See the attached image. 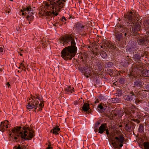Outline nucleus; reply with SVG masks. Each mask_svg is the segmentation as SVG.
<instances>
[{
	"mask_svg": "<svg viewBox=\"0 0 149 149\" xmlns=\"http://www.w3.org/2000/svg\"><path fill=\"white\" fill-rule=\"evenodd\" d=\"M34 10L32 9L30 6H23L22 9L20 10V12H25V15H26V18L27 20L29 21V23L30 24V21L33 20L34 17L33 16Z\"/></svg>",
	"mask_w": 149,
	"mask_h": 149,
	"instance_id": "obj_6",
	"label": "nucleus"
},
{
	"mask_svg": "<svg viewBox=\"0 0 149 149\" xmlns=\"http://www.w3.org/2000/svg\"><path fill=\"white\" fill-rule=\"evenodd\" d=\"M14 149H28L27 146L18 145V146H15Z\"/></svg>",
	"mask_w": 149,
	"mask_h": 149,
	"instance_id": "obj_21",
	"label": "nucleus"
},
{
	"mask_svg": "<svg viewBox=\"0 0 149 149\" xmlns=\"http://www.w3.org/2000/svg\"><path fill=\"white\" fill-rule=\"evenodd\" d=\"M52 147H51L50 145H48V147L46 148V149H52Z\"/></svg>",
	"mask_w": 149,
	"mask_h": 149,
	"instance_id": "obj_42",
	"label": "nucleus"
},
{
	"mask_svg": "<svg viewBox=\"0 0 149 149\" xmlns=\"http://www.w3.org/2000/svg\"><path fill=\"white\" fill-rule=\"evenodd\" d=\"M100 124V123L99 122H96L94 125V128H98V127Z\"/></svg>",
	"mask_w": 149,
	"mask_h": 149,
	"instance_id": "obj_31",
	"label": "nucleus"
},
{
	"mask_svg": "<svg viewBox=\"0 0 149 149\" xmlns=\"http://www.w3.org/2000/svg\"><path fill=\"white\" fill-rule=\"evenodd\" d=\"M65 1L66 0H54L53 2H50V5L46 3L44 8L39 12V16H51L53 15L57 16L58 13H55L54 11L55 12L59 11L65 6L64 3Z\"/></svg>",
	"mask_w": 149,
	"mask_h": 149,
	"instance_id": "obj_2",
	"label": "nucleus"
},
{
	"mask_svg": "<svg viewBox=\"0 0 149 149\" xmlns=\"http://www.w3.org/2000/svg\"><path fill=\"white\" fill-rule=\"evenodd\" d=\"M32 98L33 99L32 101H34L33 99H38V100H39L40 102V103H43V102H44L42 101V96H41V97H40L39 96L36 95V96H33L32 97Z\"/></svg>",
	"mask_w": 149,
	"mask_h": 149,
	"instance_id": "obj_23",
	"label": "nucleus"
},
{
	"mask_svg": "<svg viewBox=\"0 0 149 149\" xmlns=\"http://www.w3.org/2000/svg\"><path fill=\"white\" fill-rule=\"evenodd\" d=\"M141 26L139 25L136 24H135L132 27V31L133 32H135L136 31H138L139 30Z\"/></svg>",
	"mask_w": 149,
	"mask_h": 149,
	"instance_id": "obj_19",
	"label": "nucleus"
},
{
	"mask_svg": "<svg viewBox=\"0 0 149 149\" xmlns=\"http://www.w3.org/2000/svg\"><path fill=\"white\" fill-rule=\"evenodd\" d=\"M84 27V26L82 25L80 23H77L74 26L73 29H74L75 31L78 33L81 30H82Z\"/></svg>",
	"mask_w": 149,
	"mask_h": 149,
	"instance_id": "obj_11",
	"label": "nucleus"
},
{
	"mask_svg": "<svg viewBox=\"0 0 149 149\" xmlns=\"http://www.w3.org/2000/svg\"><path fill=\"white\" fill-rule=\"evenodd\" d=\"M145 85L146 89L149 91V83H147V84H145Z\"/></svg>",
	"mask_w": 149,
	"mask_h": 149,
	"instance_id": "obj_35",
	"label": "nucleus"
},
{
	"mask_svg": "<svg viewBox=\"0 0 149 149\" xmlns=\"http://www.w3.org/2000/svg\"><path fill=\"white\" fill-rule=\"evenodd\" d=\"M147 41L146 38H142L138 40V43L140 45L145 44L147 42Z\"/></svg>",
	"mask_w": 149,
	"mask_h": 149,
	"instance_id": "obj_22",
	"label": "nucleus"
},
{
	"mask_svg": "<svg viewBox=\"0 0 149 149\" xmlns=\"http://www.w3.org/2000/svg\"><path fill=\"white\" fill-rule=\"evenodd\" d=\"M128 31L127 28L123 26L119 25V26H116L114 32L115 39L119 42L122 41L124 38L125 39V37L123 36V34H124L126 37L128 34Z\"/></svg>",
	"mask_w": 149,
	"mask_h": 149,
	"instance_id": "obj_4",
	"label": "nucleus"
},
{
	"mask_svg": "<svg viewBox=\"0 0 149 149\" xmlns=\"http://www.w3.org/2000/svg\"><path fill=\"white\" fill-rule=\"evenodd\" d=\"M108 136L114 148L120 149V148L123 146V143L124 142V138L123 135L120 134L118 136H116L115 139L116 140V141L113 137V135H110Z\"/></svg>",
	"mask_w": 149,
	"mask_h": 149,
	"instance_id": "obj_5",
	"label": "nucleus"
},
{
	"mask_svg": "<svg viewBox=\"0 0 149 149\" xmlns=\"http://www.w3.org/2000/svg\"><path fill=\"white\" fill-rule=\"evenodd\" d=\"M118 98H116V100Z\"/></svg>",
	"mask_w": 149,
	"mask_h": 149,
	"instance_id": "obj_58",
	"label": "nucleus"
},
{
	"mask_svg": "<svg viewBox=\"0 0 149 149\" xmlns=\"http://www.w3.org/2000/svg\"><path fill=\"white\" fill-rule=\"evenodd\" d=\"M138 70L137 68H132V71L130 72V76H132L134 78H136L137 77V76L136 75L137 72V71Z\"/></svg>",
	"mask_w": 149,
	"mask_h": 149,
	"instance_id": "obj_14",
	"label": "nucleus"
},
{
	"mask_svg": "<svg viewBox=\"0 0 149 149\" xmlns=\"http://www.w3.org/2000/svg\"><path fill=\"white\" fill-rule=\"evenodd\" d=\"M6 85L8 87H9V86H10V84L9 82H8L6 83Z\"/></svg>",
	"mask_w": 149,
	"mask_h": 149,
	"instance_id": "obj_45",
	"label": "nucleus"
},
{
	"mask_svg": "<svg viewBox=\"0 0 149 149\" xmlns=\"http://www.w3.org/2000/svg\"><path fill=\"white\" fill-rule=\"evenodd\" d=\"M21 65H22V66L24 67V66L23 65V64L22 63L21 64Z\"/></svg>",
	"mask_w": 149,
	"mask_h": 149,
	"instance_id": "obj_52",
	"label": "nucleus"
},
{
	"mask_svg": "<svg viewBox=\"0 0 149 149\" xmlns=\"http://www.w3.org/2000/svg\"><path fill=\"white\" fill-rule=\"evenodd\" d=\"M10 0V1H13V0Z\"/></svg>",
	"mask_w": 149,
	"mask_h": 149,
	"instance_id": "obj_59",
	"label": "nucleus"
},
{
	"mask_svg": "<svg viewBox=\"0 0 149 149\" xmlns=\"http://www.w3.org/2000/svg\"><path fill=\"white\" fill-rule=\"evenodd\" d=\"M103 45H104L105 46V45H106V43H107V41H106L105 40H103L102 41V42Z\"/></svg>",
	"mask_w": 149,
	"mask_h": 149,
	"instance_id": "obj_38",
	"label": "nucleus"
},
{
	"mask_svg": "<svg viewBox=\"0 0 149 149\" xmlns=\"http://www.w3.org/2000/svg\"><path fill=\"white\" fill-rule=\"evenodd\" d=\"M94 130L95 132H97L98 130V128H94Z\"/></svg>",
	"mask_w": 149,
	"mask_h": 149,
	"instance_id": "obj_46",
	"label": "nucleus"
},
{
	"mask_svg": "<svg viewBox=\"0 0 149 149\" xmlns=\"http://www.w3.org/2000/svg\"><path fill=\"white\" fill-rule=\"evenodd\" d=\"M20 54V56H22V54H21V53L20 54Z\"/></svg>",
	"mask_w": 149,
	"mask_h": 149,
	"instance_id": "obj_55",
	"label": "nucleus"
},
{
	"mask_svg": "<svg viewBox=\"0 0 149 149\" xmlns=\"http://www.w3.org/2000/svg\"><path fill=\"white\" fill-rule=\"evenodd\" d=\"M108 72L109 73V74L111 75H112L113 73V71L110 69H109L108 70Z\"/></svg>",
	"mask_w": 149,
	"mask_h": 149,
	"instance_id": "obj_33",
	"label": "nucleus"
},
{
	"mask_svg": "<svg viewBox=\"0 0 149 149\" xmlns=\"http://www.w3.org/2000/svg\"><path fill=\"white\" fill-rule=\"evenodd\" d=\"M143 145L144 149H149V142H144L143 144Z\"/></svg>",
	"mask_w": 149,
	"mask_h": 149,
	"instance_id": "obj_28",
	"label": "nucleus"
},
{
	"mask_svg": "<svg viewBox=\"0 0 149 149\" xmlns=\"http://www.w3.org/2000/svg\"><path fill=\"white\" fill-rule=\"evenodd\" d=\"M134 58L135 61H139L141 58V56L140 54H135Z\"/></svg>",
	"mask_w": 149,
	"mask_h": 149,
	"instance_id": "obj_26",
	"label": "nucleus"
},
{
	"mask_svg": "<svg viewBox=\"0 0 149 149\" xmlns=\"http://www.w3.org/2000/svg\"><path fill=\"white\" fill-rule=\"evenodd\" d=\"M8 122V121L7 120H5L4 121H3L1 123V124L0 125V130L2 132L4 131L5 129V128L6 127V125L7 123Z\"/></svg>",
	"mask_w": 149,
	"mask_h": 149,
	"instance_id": "obj_15",
	"label": "nucleus"
},
{
	"mask_svg": "<svg viewBox=\"0 0 149 149\" xmlns=\"http://www.w3.org/2000/svg\"><path fill=\"white\" fill-rule=\"evenodd\" d=\"M141 74L143 77H149V70L146 69L143 70L141 72Z\"/></svg>",
	"mask_w": 149,
	"mask_h": 149,
	"instance_id": "obj_16",
	"label": "nucleus"
},
{
	"mask_svg": "<svg viewBox=\"0 0 149 149\" xmlns=\"http://www.w3.org/2000/svg\"><path fill=\"white\" fill-rule=\"evenodd\" d=\"M105 47L111 48L112 49H115L116 47L111 42L107 41V43H106V45H105Z\"/></svg>",
	"mask_w": 149,
	"mask_h": 149,
	"instance_id": "obj_18",
	"label": "nucleus"
},
{
	"mask_svg": "<svg viewBox=\"0 0 149 149\" xmlns=\"http://www.w3.org/2000/svg\"><path fill=\"white\" fill-rule=\"evenodd\" d=\"M131 48H129V49L128 50H130H130H131Z\"/></svg>",
	"mask_w": 149,
	"mask_h": 149,
	"instance_id": "obj_54",
	"label": "nucleus"
},
{
	"mask_svg": "<svg viewBox=\"0 0 149 149\" xmlns=\"http://www.w3.org/2000/svg\"><path fill=\"white\" fill-rule=\"evenodd\" d=\"M21 128V126H17L12 130V132L16 136H14L15 140L17 142V140H19L20 137L25 140L31 139L34 136L33 130L31 128L24 127L23 128V132H20Z\"/></svg>",
	"mask_w": 149,
	"mask_h": 149,
	"instance_id": "obj_3",
	"label": "nucleus"
},
{
	"mask_svg": "<svg viewBox=\"0 0 149 149\" xmlns=\"http://www.w3.org/2000/svg\"><path fill=\"white\" fill-rule=\"evenodd\" d=\"M113 66V63L111 62L108 63L106 65V66L108 68H111Z\"/></svg>",
	"mask_w": 149,
	"mask_h": 149,
	"instance_id": "obj_32",
	"label": "nucleus"
},
{
	"mask_svg": "<svg viewBox=\"0 0 149 149\" xmlns=\"http://www.w3.org/2000/svg\"><path fill=\"white\" fill-rule=\"evenodd\" d=\"M119 82L121 84H123L124 83V80L123 79V78H121L119 80Z\"/></svg>",
	"mask_w": 149,
	"mask_h": 149,
	"instance_id": "obj_34",
	"label": "nucleus"
},
{
	"mask_svg": "<svg viewBox=\"0 0 149 149\" xmlns=\"http://www.w3.org/2000/svg\"><path fill=\"white\" fill-rule=\"evenodd\" d=\"M22 15H25V12H22Z\"/></svg>",
	"mask_w": 149,
	"mask_h": 149,
	"instance_id": "obj_50",
	"label": "nucleus"
},
{
	"mask_svg": "<svg viewBox=\"0 0 149 149\" xmlns=\"http://www.w3.org/2000/svg\"><path fill=\"white\" fill-rule=\"evenodd\" d=\"M136 120L137 121V123H139V120Z\"/></svg>",
	"mask_w": 149,
	"mask_h": 149,
	"instance_id": "obj_51",
	"label": "nucleus"
},
{
	"mask_svg": "<svg viewBox=\"0 0 149 149\" xmlns=\"http://www.w3.org/2000/svg\"><path fill=\"white\" fill-rule=\"evenodd\" d=\"M3 49L1 47H0V53L3 52Z\"/></svg>",
	"mask_w": 149,
	"mask_h": 149,
	"instance_id": "obj_43",
	"label": "nucleus"
},
{
	"mask_svg": "<svg viewBox=\"0 0 149 149\" xmlns=\"http://www.w3.org/2000/svg\"><path fill=\"white\" fill-rule=\"evenodd\" d=\"M5 10V11L7 13H9L10 12V10L9 8H8V7H6Z\"/></svg>",
	"mask_w": 149,
	"mask_h": 149,
	"instance_id": "obj_36",
	"label": "nucleus"
},
{
	"mask_svg": "<svg viewBox=\"0 0 149 149\" xmlns=\"http://www.w3.org/2000/svg\"><path fill=\"white\" fill-rule=\"evenodd\" d=\"M90 109L89 104L87 103H85L82 107V110L84 111H87Z\"/></svg>",
	"mask_w": 149,
	"mask_h": 149,
	"instance_id": "obj_20",
	"label": "nucleus"
},
{
	"mask_svg": "<svg viewBox=\"0 0 149 149\" xmlns=\"http://www.w3.org/2000/svg\"><path fill=\"white\" fill-rule=\"evenodd\" d=\"M107 126L106 123L102 124L99 127L98 130V133L102 134L105 131Z\"/></svg>",
	"mask_w": 149,
	"mask_h": 149,
	"instance_id": "obj_13",
	"label": "nucleus"
},
{
	"mask_svg": "<svg viewBox=\"0 0 149 149\" xmlns=\"http://www.w3.org/2000/svg\"><path fill=\"white\" fill-rule=\"evenodd\" d=\"M83 69L84 70V72L85 76L87 78L89 77L91 74V70L90 68H88V67H83Z\"/></svg>",
	"mask_w": 149,
	"mask_h": 149,
	"instance_id": "obj_12",
	"label": "nucleus"
},
{
	"mask_svg": "<svg viewBox=\"0 0 149 149\" xmlns=\"http://www.w3.org/2000/svg\"><path fill=\"white\" fill-rule=\"evenodd\" d=\"M78 102L77 101H75L74 102V104L75 105L77 104H78Z\"/></svg>",
	"mask_w": 149,
	"mask_h": 149,
	"instance_id": "obj_44",
	"label": "nucleus"
},
{
	"mask_svg": "<svg viewBox=\"0 0 149 149\" xmlns=\"http://www.w3.org/2000/svg\"><path fill=\"white\" fill-rule=\"evenodd\" d=\"M31 103L29 102L28 103L26 107L28 109H32L33 108L35 109L34 111L36 112V110L38 107H39L37 110V112L40 111L42 110V108L44 106L43 103H40L39 104V102L37 101L36 100H34L33 101H31Z\"/></svg>",
	"mask_w": 149,
	"mask_h": 149,
	"instance_id": "obj_7",
	"label": "nucleus"
},
{
	"mask_svg": "<svg viewBox=\"0 0 149 149\" xmlns=\"http://www.w3.org/2000/svg\"><path fill=\"white\" fill-rule=\"evenodd\" d=\"M133 79L134 80V87H139L143 86L142 81L138 79V77L136 79L133 78Z\"/></svg>",
	"mask_w": 149,
	"mask_h": 149,
	"instance_id": "obj_10",
	"label": "nucleus"
},
{
	"mask_svg": "<svg viewBox=\"0 0 149 149\" xmlns=\"http://www.w3.org/2000/svg\"><path fill=\"white\" fill-rule=\"evenodd\" d=\"M90 47H91L90 46H89L88 47V48H90Z\"/></svg>",
	"mask_w": 149,
	"mask_h": 149,
	"instance_id": "obj_56",
	"label": "nucleus"
},
{
	"mask_svg": "<svg viewBox=\"0 0 149 149\" xmlns=\"http://www.w3.org/2000/svg\"><path fill=\"white\" fill-rule=\"evenodd\" d=\"M12 134H10V137H9V139L10 140H11V138L12 137L11 135Z\"/></svg>",
	"mask_w": 149,
	"mask_h": 149,
	"instance_id": "obj_47",
	"label": "nucleus"
},
{
	"mask_svg": "<svg viewBox=\"0 0 149 149\" xmlns=\"http://www.w3.org/2000/svg\"><path fill=\"white\" fill-rule=\"evenodd\" d=\"M8 123H7V124H6V127H6V128H8Z\"/></svg>",
	"mask_w": 149,
	"mask_h": 149,
	"instance_id": "obj_48",
	"label": "nucleus"
},
{
	"mask_svg": "<svg viewBox=\"0 0 149 149\" xmlns=\"http://www.w3.org/2000/svg\"><path fill=\"white\" fill-rule=\"evenodd\" d=\"M148 25H149V22H148Z\"/></svg>",
	"mask_w": 149,
	"mask_h": 149,
	"instance_id": "obj_57",
	"label": "nucleus"
},
{
	"mask_svg": "<svg viewBox=\"0 0 149 149\" xmlns=\"http://www.w3.org/2000/svg\"><path fill=\"white\" fill-rule=\"evenodd\" d=\"M135 97L134 93L132 91L128 94L125 95L124 96V98L126 100L131 102L135 100Z\"/></svg>",
	"mask_w": 149,
	"mask_h": 149,
	"instance_id": "obj_9",
	"label": "nucleus"
},
{
	"mask_svg": "<svg viewBox=\"0 0 149 149\" xmlns=\"http://www.w3.org/2000/svg\"><path fill=\"white\" fill-rule=\"evenodd\" d=\"M122 126V125H120L119 126V127H121Z\"/></svg>",
	"mask_w": 149,
	"mask_h": 149,
	"instance_id": "obj_60",
	"label": "nucleus"
},
{
	"mask_svg": "<svg viewBox=\"0 0 149 149\" xmlns=\"http://www.w3.org/2000/svg\"><path fill=\"white\" fill-rule=\"evenodd\" d=\"M117 92L118 94V96H121L122 95V93L120 90H118L117 91Z\"/></svg>",
	"mask_w": 149,
	"mask_h": 149,
	"instance_id": "obj_37",
	"label": "nucleus"
},
{
	"mask_svg": "<svg viewBox=\"0 0 149 149\" xmlns=\"http://www.w3.org/2000/svg\"><path fill=\"white\" fill-rule=\"evenodd\" d=\"M100 55L101 56L104 58H106L107 57V54L104 51H102L100 52Z\"/></svg>",
	"mask_w": 149,
	"mask_h": 149,
	"instance_id": "obj_27",
	"label": "nucleus"
},
{
	"mask_svg": "<svg viewBox=\"0 0 149 149\" xmlns=\"http://www.w3.org/2000/svg\"><path fill=\"white\" fill-rule=\"evenodd\" d=\"M61 20L63 22H64V21H66V19L65 18V17L63 16L62 17Z\"/></svg>",
	"mask_w": 149,
	"mask_h": 149,
	"instance_id": "obj_39",
	"label": "nucleus"
},
{
	"mask_svg": "<svg viewBox=\"0 0 149 149\" xmlns=\"http://www.w3.org/2000/svg\"><path fill=\"white\" fill-rule=\"evenodd\" d=\"M137 15L138 14L136 13H133L131 12L129 13L126 17L128 20L127 23L131 24L134 23L135 20H138L139 19L138 18Z\"/></svg>",
	"mask_w": 149,
	"mask_h": 149,
	"instance_id": "obj_8",
	"label": "nucleus"
},
{
	"mask_svg": "<svg viewBox=\"0 0 149 149\" xmlns=\"http://www.w3.org/2000/svg\"><path fill=\"white\" fill-rule=\"evenodd\" d=\"M120 111L121 112V113L119 114L118 116L119 117H121L123 115V113L122 111L120 110Z\"/></svg>",
	"mask_w": 149,
	"mask_h": 149,
	"instance_id": "obj_41",
	"label": "nucleus"
},
{
	"mask_svg": "<svg viewBox=\"0 0 149 149\" xmlns=\"http://www.w3.org/2000/svg\"><path fill=\"white\" fill-rule=\"evenodd\" d=\"M99 102L97 100H96L95 101V102L94 103H95V104H96V103H97V102Z\"/></svg>",
	"mask_w": 149,
	"mask_h": 149,
	"instance_id": "obj_49",
	"label": "nucleus"
},
{
	"mask_svg": "<svg viewBox=\"0 0 149 149\" xmlns=\"http://www.w3.org/2000/svg\"><path fill=\"white\" fill-rule=\"evenodd\" d=\"M65 91L68 92H70L71 93H72V91H73V89H71V87L68 86L66 88Z\"/></svg>",
	"mask_w": 149,
	"mask_h": 149,
	"instance_id": "obj_30",
	"label": "nucleus"
},
{
	"mask_svg": "<svg viewBox=\"0 0 149 149\" xmlns=\"http://www.w3.org/2000/svg\"><path fill=\"white\" fill-rule=\"evenodd\" d=\"M98 110L100 112H101L102 111H104L105 109V108L103 107L102 103H100L98 106Z\"/></svg>",
	"mask_w": 149,
	"mask_h": 149,
	"instance_id": "obj_25",
	"label": "nucleus"
},
{
	"mask_svg": "<svg viewBox=\"0 0 149 149\" xmlns=\"http://www.w3.org/2000/svg\"><path fill=\"white\" fill-rule=\"evenodd\" d=\"M70 41L71 46L66 47L61 52V56L65 60H71L72 57L75 56L77 52V48L75 46L76 43L74 37L71 35H67L65 37H62L59 41L60 43L62 44L64 43H67Z\"/></svg>",
	"mask_w": 149,
	"mask_h": 149,
	"instance_id": "obj_1",
	"label": "nucleus"
},
{
	"mask_svg": "<svg viewBox=\"0 0 149 149\" xmlns=\"http://www.w3.org/2000/svg\"><path fill=\"white\" fill-rule=\"evenodd\" d=\"M60 129L59 128L54 127L53 129L51 130V132H52L55 135L58 134V132L59 131Z\"/></svg>",
	"mask_w": 149,
	"mask_h": 149,
	"instance_id": "obj_24",
	"label": "nucleus"
},
{
	"mask_svg": "<svg viewBox=\"0 0 149 149\" xmlns=\"http://www.w3.org/2000/svg\"><path fill=\"white\" fill-rule=\"evenodd\" d=\"M144 127L141 124H140L139 128V131L140 133H141L143 131Z\"/></svg>",
	"mask_w": 149,
	"mask_h": 149,
	"instance_id": "obj_29",
	"label": "nucleus"
},
{
	"mask_svg": "<svg viewBox=\"0 0 149 149\" xmlns=\"http://www.w3.org/2000/svg\"><path fill=\"white\" fill-rule=\"evenodd\" d=\"M105 131H106V134L107 135H108L109 134V130L108 129H106V130Z\"/></svg>",
	"mask_w": 149,
	"mask_h": 149,
	"instance_id": "obj_40",
	"label": "nucleus"
},
{
	"mask_svg": "<svg viewBox=\"0 0 149 149\" xmlns=\"http://www.w3.org/2000/svg\"><path fill=\"white\" fill-rule=\"evenodd\" d=\"M2 71V70H0V72H1Z\"/></svg>",
	"mask_w": 149,
	"mask_h": 149,
	"instance_id": "obj_53",
	"label": "nucleus"
},
{
	"mask_svg": "<svg viewBox=\"0 0 149 149\" xmlns=\"http://www.w3.org/2000/svg\"><path fill=\"white\" fill-rule=\"evenodd\" d=\"M133 123L131 122L128 123L125 125V129L126 130L130 131L131 130V127Z\"/></svg>",
	"mask_w": 149,
	"mask_h": 149,
	"instance_id": "obj_17",
	"label": "nucleus"
}]
</instances>
